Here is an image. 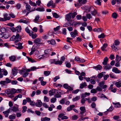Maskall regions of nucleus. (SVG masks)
Wrapping results in <instances>:
<instances>
[{
    "mask_svg": "<svg viewBox=\"0 0 121 121\" xmlns=\"http://www.w3.org/2000/svg\"><path fill=\"white\" fill-rule=\"evenodd\" d=\"M17 70L18 69H17L16 67H14L13 69H12L11 74L14 76H15L17 73Z\"/></svg>",
    "mask_w": 121,
    "mask_h": 121,
    "instance_id": "obj_1",
    "label": "nucleus"
},
{
    "mask_svg": "<svg viewBox=\"0 0 121 121\" xmlns=\"http://www.w3.org/2000/svg\"><path fill=\"white\" fill-rule=\"evenodd\" d=\"M80 109L81 111L80 113L82 115L86 111L85 107H84L82 106L80 108Z\"/></svg>",
    "mask_w": 121,
    "mask_h": 121,
    "instance_id": "obj_2",
    "label": "nucleus"
},
{
    "mask_svg": "<svg viewBox=\"0 0 121 121\" xmlns=\"http://www.w3.org/2000/svg\"><path fill=\"white\" fill-rule=\"evenodd\" d=\"M16 40L15 41V43H16L18 42L21 39V37L19 34H17L15 36Z\"/></svg>",
    "mask_w": 121,
    "mask_h": 121,
    "instance_id": "obj_3",
    "label": "nucleus"
},
{
    "mask_svg": "<svg viewBox=\"0 0 121 121\" xmlns=\"http://www.w3.org/2000/svg\"><path fill=\"white\" fill-rule=\"evenodd\" d=\"M41 39H40L37 38L34 40V42L35 43H38L39 44H41L42 43L40 42Z\"/></svg>",
    "mask_w": 121,
    "mask_h": 121,
    "instance_id": "obj_4",
    "label": "nucleus"
},
{
    "mask_svg": "<svg viewBox=\"0 0 121 121\" xmlns=\"http://www.w3.org/2000/svg\"><path fill=\"white\" fill-rule=\"evenodd\" d=\"M10 60L12 62H13L16 60V58L15 56H13L9 57Z\"/></svg>",
    "mask_w": 121,
    "mask_h": 121,
    "instance_id": "obj_5",
    "label": "nucleus"
},
{
    "mask_svg": "<svg viewBox=\"0 0 121 121\" xmlns=\"http://www.w3.org/2000/svg\"><path fill=\"white\" fill-rule=\"evenodd\" d=\"M33 32L32 31H31L30 33V34L29 35L30 36H31L32 38L34 39L36 38V37L37 36V35L36 34H33Z\"/></svg>",
    "mask_w": 121,
    "mask_h": 121,
    "instance_id": "obj_6",
    "label": "nucleus"
},
{
    "mask_svg": "<svg viewBox=\"0 0 121 121\" xmlns=\"http://www.w3.org/2000/svg\"><path fill=\"white\" fill-rule=\"evenodd\" d=\"M93 68L95 69L96 70H100L102 69V67L100 65H99L93 67Z\"/></svg>",
    "mask_w": 121,
    "mask_h": 121,
    "instance_id": "obj_7",
    "label": "nucleus"
},
{
    "mask_svg": "<svg viewBox=\"0 0 121 121\" xmlns=\"http://www.w3.org/2000/svg\"><path fill=\"white\" fill-rule=\"evenodd\" d=\"M8 14L7 13H5L4 14V18L5 21L9 20L10 19V17L9 16L8 17Z\"/></svg>",
    "mask_w": 121,
    "mask_h": 121,
    "instance_id": "obj_8",
    "label": "nucleus"
},
{
    "mask_svg": "<svg viewBox=\"0 0 121 121\" xmlns=\"http://www.w3.org/2000/svg\"><path fill=\"white\" fill-rule=\"evenodd\" d=\"M10 90L7 89L5 91V92L8 95L9 97L12 98V95L10 93Z\"/></svg>",
    "mask_w": 121,
    "mask_h": 121,
    "instance_id": "obj_9",
    "label": "nucleus"
},
{
    "mask_svg": "<svg viewBox=\"0 0 121 121\" xmlns=\"http://www.w3.org/2000/svg\"><path fill=\"white\" fill-rule=\"evenodd\" d=\"M112 71L116 73H119L121 72V71L118 69L116 67H114L112 69Z\"/></svg>",
    "mask_w": 121,
    "mask_h": 121,
    "instance_id": "obj_10",
    "label": "nucleus"
},
{
    "mask_svg": "<svg viewBox=\"0 0 121 121\" xmlns=\"http://www.w3.org/2000/svg\"><path fill=\"white\" fill-rule=\"evenodd\" d=\"M71 13H69L68 14L66 15L65 18L68 21L70 20L71 18Z\"/></svg>",
    "mask_w": 121,
    "mask_h": 121,
    "instance_id": "obj_11",
    "label": "nucleus"
},
{
    "mask_svg": "<svg viewBox=\"0 0 121 121\" xmlns=\"http://www.w3.org/2000/svg\"><path fill=\"white\" fill-rule=\"evenodd\" d=\"M42 104V103L40 100H38L36 104V105L38 107H41Z\"/></svg>",
    "mask_w": 121,
    "mask_h": 121,
    "instance_id": "obj_12",
    "label": "nucleus"
},
{
    "mask_svg": "<svg viewBox=\"0 0 121 121\" xmlns=\"http://www.w3.org/2000/svg\"><path fill=\"white\" fill-rule=\"evenodd\" d=\"M75 107V105H70L69 107H68L67 108V111H69L72 110V109L74 108Z\"/></svg>",
    "mask_w": 121,
    "mask_h": 121,
    "instance_id": "obj_13",
    "label": "nucleus"
},
{
    "mask_svg": "<svg viewBox=\"0 0 121 121\" xmlns=\"http://www.w3.org/2000/svg\"><path fill=\"white\" fill-rule=\"evenodd\" d=\"M47 42L49 43L52 45H54L56 43L55 40L54 39H52L51 40L48 41Z\"/></svg>",
    "mask_w": 121,
    "mask_h": 121,
    "instance_id": "obj_14",
    "label": "nucleus"
},
{
    "mask_svg": "<svg viewBox=\"0 0 121 121\" xmlns=\"http://www.w3.org/2000/svg\"><path fill=\"white\" fill-rule=\"evenodd\" d=\"M104 69L106 70L109 69H111L112 68V66H111L110 65L108 64L104 66L103 67Z\"/></svg>",
    "mask_w": 121,
    "mask_h": 121,
    "instance_id": "obj_15",
    "label": "nucleus"
},
{
    "mask_svg": "<svg viewBox=\"0 0 121 121\" xmlns=\"http://www.w3.org/2000/svg\"><path fill=\"white\" fill-rule=\"evenodd\" d=\"M50 118L45 117L42 118L41 120L42 121H50Z\"/></svg>",
    "mask_w": 121,
    "mask_h": 121,
    "instance_id": "obj_16",
    "label": "nucleus"
},
{
    "mask_svg": "<svg viewBox=\"0 0 121 121\" xmlns=\"http://www.w3.org/2000/svg\"><path fill=\"white\" fill-rule=\"evenodd\" d=\"M112 104L114 105V107L115 108H119L121 107V104H120L119 103H114L113 102H112Z\"/></svg>",
    "mask_w": 121,
    "mask_h": 121,
    "instance_id": "obj_17",
    "label": "nucleus"
},
{
    "mask_svg": "<svg viewBox=\"0 0 121 121\" xmlns=\"http://www.w3.org/2000/svg\"><path fill=\"white\" fill-rule=\"evenodd\" d=\"M108 60V59L107 57H105L104 60V61L102 62V64L104 65H106L107 64V62Z\"/></svg>",
    "mask_w": 121,
    "mask_h": 121,
    "instance_id": "obj_18",
    "label": "nucleus"
},
{
    "mask_svg": "<svg viewBox=\"0 0 121 121\" xmlns=\"http://www.w3.org/2000/svg\"><path fill=\"white\" fill-rule=\"evenodd\" d=\"M105 73V72H103L101 73H99L97 76V77L98 78H102L103 76V73Z\"/></svg>",
    "mask_w": 121,
    "mask_h": 121,
    "instance_id": "obj_19",
    "label": "nucleus"
},
{
    "mask_svg": "<svg viewBox=\"0 0 121 121\" xmlns=\"http://www.w3.org/2000/svg\"><path fill=\"white\" fill-rule=\"evenodd\" d=\"M26 10L28 11H30L31 7L28 4H26Z\"/></svg>",
    "mask_w": 121,
    "mask_h": 121,
    "instance_id": "obj_20",
    "label": "nucleus"
},
{
    "mask_svg": "<svg viewBox=\"0 0 121 121\" xmlns=\"http://www.w3.org/2000/svg\"><path fill=\"white\" fill-rule=\"evenodd\" d=\"M87 86L86 83V82H84L82 84H80V87L81 89H82L84 86Z\"/></svg>",
    "mask_w": 121,
    "mask_h": 121,
    "instance_id": "obj_21",
    "label": "nucleus"
},
{
    "mask_svg": "<svg viewBox=\"0 0 121 121\" xmlns=\"http://www.w3.org/2000/svg\"><path fill=\"white\" fill-rule=\"evenodd\" d=\"M108 46V44L106 43H105L103 45L102 47H101V50L103 51L105 50L106 47Z\"/></svg>",
    "mask_w": 121,
    "mask_h": 121,
    "instance_id": "obj_22",
    "label": "nucleus"
},
{
    "mask_svg": "<svg viewBox=\"0 0 121 121\" xmlns=\"http://www.w3.org/2000/svg\"><path fill=\"white\" fill-rule=\"evenodd\" d=\"M29 4L31 6L33 7L36 6H37L36 3L33 2L30 0L29 1Z\"/></svg>",
    "mask_w": 121,
    "mask_h": 121,
    "instance_id": "obj_23",
    "label": "nucleus"
},
{
    "mask_svg": "<svg viewBox=\"0 0 121 121\" xmlns=\"http://www.w3.org/2000/svg\"><path fill=\"white\" fill-rule=\"evenodd\" d=\"M121 59V57L119 56L118 55H116L115 59V60L117 62H119L120 61Z\"/></svg>",
    "mask_w": 121,
    "mask_h": 121,
    "instance_id": "obj_24",
    "label": "nucleus"
},
{
    "mask_svg": "<svg viewBox=\"0 0 121 121\" xmlns=\"http://www.w3.org/2000/svg\"><path fill=\"white\" fill-rule=\"evenodd\" d=\"M21 4L20 3H17L15 7L17 9H21Z\"/></svg>",
    "mask_w": 121,
    "mask_h": 121,
    "instance_id": "obj_25",
    "label": "nucleus"
},
{
    "mask_svg": "<svg viewBox=\"0 0 121 121\" xmlns=\"http://www.w3.org/2000/svg\"><path fill=\"white\" fill-rule=\"evenodd\" d=\"M10 93H11L12 96L13 97V94H15L16 93V90L14 89H13L10 90Z\"/></svg>",
    "mask_w": 121,
    "mask_h": 121,
    "instance_id": "obj_26",
    "label": "nucleus"
},
{
    "mask_svg": "<svg viewBox=\"0 0 121 121\" xmlns=\"http://www.w3.org/2000/svg\"><path fill=\"white\" fill-rule=\"evenodd\" d=\"M3 113H4V115L5 117H8V115L9 114V111H4L3 112Z\"/></svg>",
    "mask_w": 121,
    "mask_h": 121,
    "instance_id": "obj_27",
    "label": "nucleus"
},
{
    "mask_svg": "<svg viewBox=\"0 0 121 121\" xmlns=\"http://www.w3.org/2000/svg\"><path fill=\"white\" fill-rule=\"evenodd\" d=\"M23 48V47L22 46V44L21 43H18V46L17 47V48L19 49H22Z\"/></svg>",
    "mask_w": 121,
    "mask_h": 121,
    "instance_id": "obj_28",
    "label": "nucleus"
},
{
    "mask_svg": "<svg viewBox=\"0 0 121 121\" xmlns=\"http://www.w3.org/2000/svg\"><path fill=\"white\" fill-rule=\"evenodd\" d=\"M15 3V1L13 0H10L8 2L5 1L4 2L5 4H14Z\"/></svg>",
    "mask_w": 121,
    "mask_h": 121,
    "instance_id": "obj_29",
    "label": "nucleus"
},
{
    "mask_svg": "<svg viewBox=\"0 0 121 121\" xmlns=\"http://www.w3.org/2000/svg\"><path fill=\"white\" fill-rule=\"evenodd\" d=\"M12 109L11 110L13 112H16L18 110V109L17 107L14 106L12 107Z\"/></svg>",
    "mask_w": 121,
    "mask_h": 121,
    "instance_id": "obj_30",
    "label": "nucleus"
},
{
    "mask_svg": "<svg viewBox=\"0 0 121 121\" xmlns=\"http://www.w3.org/2000/svg\"><path fill=\"white\" fill-rule=\"evenodd\" d=\"M13 115H10L9 116V118L10 119H14L16 118V115L15 114Z\"/></svg>",
    "mask_w": 121,
    "mask_h": 121,
    "instance_id": "obj_31",
    "label": "nucleus"
},
{
    "mask_svg": "<svg viewBox=\"0 0 121 121\" xmlns=\"http://www.w3.org/2000/svg\"><path fill=\"white\" fill-rule=\"evenodd\" d=\"M2 72L3 73V74L4 75L6 76L8 74V72L7 70L5 69H2Z\"/></svg>",
    "mask_w": 121,
    "mask_h": 121,
    "instance_id": "obj_32",
    "label": "nucleus"
},
{
    "mask_svg": "<svg viewBox=\"0 0 121 121\" xmlns=\"http://www.w3.org/2000/svg\"><path fill=\"white\" fill-rule=\"evenodd\" d=\"M62 61L61 60H56L55 63V64L56 65H60L62 64Z\"/></svg>",
    "mask_w": 121,
    "mask_h": 121,
    "instance_id": "obj_33",
    "label": "nucleus"
},
{
    "mask_svg": "<svg viewBox=\"0 0 121 121\" xmlns=\"http://www.w3.org/2000/svg\"><path fill=\"white\" fill-rule=\"evenodd\" d=\"M80 99L79 96H76L72 99L73 101L74 102Z\"/></svg>",
    "mask_w": 121,
    "mask_h": 121,
    "instance_id": "obj_34",
    "label": "nucleus"
},
{
    "mask_svg": "<svg viewBox=\"0 0 121 121\" xmlns=\"http://www.w3.org/2000/svg\"><path fill=\"white\" fill-rule=\"evenodd\" d=\"M36 10L37 11L40 12L43 11H44V9L43 8H37L36 9Z\"/></svg>",
    "mask_w": 121,
    "mask_h": 121,
    "instance_id": "obj_35",
    "label": "nucleus"
},
{
    "mask_svg": "<svg viewBox=\"0 0 121 121\" xmlns=\"http://www.w3.org/2000/svg\"><path fill=\"white\" fill-rule=\"evenodd\" d=\"M16 30L18 32H20L21 31V26H19L16 28Z\"/></svg>",
    "mask_w": 121,
    "mask_h": 121,
    "instance_id": "obj_36",
    "label": "nucleus"
},
{
    "mask_svg": "<svg viewBox=\"0 0 121 121\" xmlns=\"http://www.w3.org/2000/svg\"><path fill=\"white\" fill-rule=\"evenodd\" d=\"M112 16L113 18L116 19L117 17V15L116 13L114 12L112 14Z\"/></svg>",
    "mask_w": 121,
    "mask_h": 121,
    "instance_id": "obj_37",
    "label": "nucleus"
},
{
    "mask_svg": "<svg viewBox=\"0 0 121 121\" xmlns=\"http://www.w3.org/2000/svg\"><path fill=\"white\" fill-rule=\"evenodd\" d=\"M102 1V0H97L95 2V3L97 4L100 5L101 4V2Z\"/></svg>",
    "mask_w": 121,
    "mask_h": 121,
    "instance_id": "obj_38",
    "label": "nucleus"
},
{
    "mask_svg": "<svg viewBox=\"0 0 121 121\" xmlns=\"http://www.w3.org/2000/svg\"><path fill=\"white\" fill-rule=\"evenodd\" d=\"M36 45H34L32 48L31 49V51L32 52H34L36 50Z\"/></svg>",
    "mask_w": 121,
    "mask_h": 121,
    "instance_id": "obj_39",
    "label": "nucleus"
},
{
    "mask_svg": "<svg viewBox=\"0 0 121 121\" xmlns=\"http://www.w3.org/2000/svg\"><path fill=\"white\" fill-rule=\"evenodd\" d=\"M49 93L51 96L53 95L55 93V91H54L53 90H51L49 92Z\"/></svg>",
    "mask_w": 121,
    "mask_h": 121,
    "instance_id": "obj_40",
    "label": "nucleus"
},
{
    "mask_svg": "<svg viewBox=\"0 0 121 121\" xmlns=\"http://www.w3.org/2000/svg\"><path fill=\"white\" fill-rule=\"evenodd\" d=\"M91 13L92 15L95 16L96 14L97 13V12L94 9L91 12Z\"/></svg>",
    "mask_w": 121,
    "mask_h": 121,
    "instance_id": "obj_41",
    "label": "nucleus"
},
{
    "mask_svg": "<svg viewBox=\"0 0 121 121\" xmlns=\"http://www.w3.org/2000/svg\"><path fill=\"white\" fill-rule=\"evenodd\" d=\"M50 73V72L49 71H45L44 72V74L46 76L49 75Z\"/></svg>",
    "mask_w": 121,
    "mask_h": 121,
    "instance_id": "obj_42",
    "label": "nucleus"
},
{
    "mask_svg": "<svg viewBox=\"0 0 121 121\" xmlns=\"http://www.w3.org/2000/svg\"><path fill=\"white\" fill-rule=\"evenodd\" d=\"M56 61V60L55 59H51L49 60V61L51 64H55Z\"/></svg>",
    "mask_w": 121,
    "mask_h": 121,
    "instance_id": "obj_43",
    "label": "nucleus"
},
{
    "mask_svg": "<svg viewBox=\"0 0 121 121\" xmlns=\"http://www.w3.org/2000/svg\"><path fill=\"white\" fill-rule=\"evenodd\" d=\"M6 31V30L5 28H1L0 29V31L2 34L5 32Z\"/></svg>",
    "mask_w": 121,
    "mask_h": 121,
    "instance_id": "obj_44",
    "label": "nucleus"
},
{
    "mask_svg": "<svg viewBox=\"0 0 121 121\" xmlns=\"http://www.w3.org/2000/svg\"><path fill=\"white\" fill-rule=\"evenodd\" d=\"M88 12H91L92 11L95 9L92 6H91L90 7L88 8Z\"/></svg>",
    "mask_w": 121,
    "mask_h": 121,
    "instance_id": "obj_45",
    "label": "nucleus"
},
{
    "mask_svg": "<svg viewBox=\"0 0 121 121\" xmlns=\"http://www.w3.org/2000/svg\"><path fill=\"white\" fill-rule=\"evenodd\" d=\"M53 17L55 18H57L59 17V16L56 13H54L52 14Z\"/></svg>",
    "mask_w": 121,
    "mask_h": 121,
    "instance_id": "obj_46",
    "label": "nucleus"
},
{
    "mask_svg": "<svg viewBox=\"0 0 121 121\" xmlns=\"http://www.w3.org/2000/svg\"><path fill=\"white\" fill-rule=\"evenodd\" d=\"M105 37V35H104V34L103 33L102 34L100 35H98V38H103Z\"/></svg>",
    "mask_w": 121,
    "mask_h": 121,
    "instance_id": "obj_47",
    "label": "nucleus"
},
{
    "mask_svg": "<svg viewBox=\"0 0 121 121\" xmlns=\"http://www.w3.org/2000/svg\"><path fill=\"white\" fill-rule=\"evenodd\" d=\"M116 86L118 88H119L121 87V85L119 84L118 81L117 82H114Z\"/></svg>",
    "mask_w": 121,
    "mask_h": 121,
    "instance_id": "obj_48",
    "label": "nucleus"
},
{
    "mask_svg": "<svg viewBox=\"0 0 121 121\" xmlns=\"http://www.w3.org/2000/svg\"><path fill=\"white\" fill-rule=\"evenodd\" d=\"M25 30L29 34V35L30 33L31 32L30 30L29 29L28 27H27L25 29Z\"/></svg>",
    "mask_w": 121,
    "mask_h": 121,
    "instance_id": "obj_49",
    "label": "nucleus"
},
{
    "mask_svg": "<svg viewBox=\"0 0 121 121\" xmlns=\"http://www.w3.org/2000/svg\"><path fill=\"white\" fill-rule=\"evenodd\" d=\"M67 89H68L67 92H69L70 91H73V88L71 87L70 86H69V87L67 88Z\"/></svg>",
    "mask_w": 121,
    "mask_h": 121,
    "instance_id": "obj_50",
    "label": "nucleus"
},
{
    "mask_svg": "<svg viewBox=\"0 0 121 121\" xmlns=\"http://www.w3.org/2000/svg\"><path fill=\"white\" fill-rule=\"evenodd\" d=\"M6 80L5 81L6 82V84H8L9 83H10L11 81V80L9 79L8 78H7L5 79Z\"/></svg>",
    "mask_w": 121,
    "mask_h": 121,
    "instance_id": "obj_51",
    "label": "nucleus"
},
{
    "mask_svg": "<svg viewBox=\"0 0 121 121\" xmlns=\"http://www.w3.org/2000/svg\"><path fill=\"white\" fill-rule=\"evenodd\" d=\"M79 91V90L77 89L75 90H73L72 91V93L73 94H76Z\"/></svg>",
    "mask_w": 121,
    "mask_h": 121,
    "instance_id": "obj_52",
    "label": "nucleus"
},
{
    "mask_svg": "<svg viewBox=\"0 0 121 121\" xmlns=\"http://www.w3.org/2000/svg\"><path fill=\"white\" fill-rule=\"evenodd\" d=\"M52 3L53 1L52 0H51L47 4V6L48 7L50 6L52 4Z\"/></svg>",
    "mask_w": 121,
    "mask_h": 121,
    "instance_id": "obj_53",
    "label": "nucleus"
},
{
    "mask_svg": "<svg viewBox=\"0 0 121 121\" xmlns=\"http://www.w3.org/2000/svg\"><path fill=\"white\" fill-rule=\"evenodd\" d=\"M97 92L96 90L95 89H92L91 91V93H95Z\"/></svg>",
    "mask_w": 121,
    "mask_h": 121,
    "instance_id": "obj_54",
    "label": "nucleus"
},
{
    "mask_svg": "<svg viewBox=\"0 0 121 121\" xmlns=\"http://www.w3.org/2000/svg\"><path fill=\"white\" fill-rule=\"evenodd\" d=\"M70 35L73 38H74L76 37V35H75L74 33L73 32H71L70 33Z\"/></svg>",
    "mask_w": 121,
    "mask_h": 121,
    "instance_id": "obj_55",
    "label": "nucleus"
},
{
    "mask_svg": "<svg viewBox=\"0 0 121 121\" xmlns=\"http://www.w3.org/2000/svg\"><path fill=\"white\" fill-rule=\"evenodd\" d=\"M120 43L119 41L117 40H116L114 42V43L113 44H114L115 45L117 46V45H118Z\"/></svg>",
    "mask_w": 121,
    "mask_h": 121,
    "instance_id": "obj_56",
    "label": "nucleus"
},
{
    "mask_svg": "<svg viewBox=\"0 0 121 121\" xmlns=\"http://www.w3.org/2000/svg\"><path fill=\"white\" fill-rule=\"evenodd\" d=\"M23 109L22 110V112L23 113H24L25 112L26 110L27 107L26 106H24L22 107Z\"/></svg>",
    "mask_w": 121,
    "mask_h": 121,
    "instance_id": "obj_57",
    "label": "nucleus"
},
{
    "mask_svg": "<svg viewBox=\"0 0 121 121\" xmlns=\"http://www.w3.org/2000/svg\"><path fill=\"white\" fill-rule=\"evenodd\" d=\"M77 14V13L75 12H74L72 14V17L73 18H74L75 16Z\"/></svg>",
    "mask_w": 121,
    "mask_h": 121,
    "instance_id": "obj_58",
    "label": "nucleus"
},
{
    "mask_svg": "<svg viewBox=\"0 0 121 121\" xmlns=\"http://www.w3.org/2000/svg\"><path fill=\"white\" fill-rule=\"evenodd\" d=\"M86 16L87 18L90 19L92 18V17L90 13H88L86 15Z\"/></svg>",
    "mask_w": 121,
    "mask_h": 121,
    "instance_id": "obj_59",
    "label": "nucleus"
},
{
    "mask_svg": "<svg viewBox=\"0 0 121 121\" xmlns=\"http://www.w3.org/2000/svg\"><path fill=\"white\" fill-rule=\"evenodd\" d=\"M116 46L114 44H113V45L112 46V48L113 49H114V50H113L114 51H116L117 50V48L115 47Z\"/></svg>",
    "mask_w": 121,
    "mask_h": 121,
    "instance_id": "obj_60",
    "label": "nucleus"
},
{
    "mask_svg": "<svg viewBox=\"0 0 121 121\" xmlns=\"http://www.w3.org/2000/svg\"><path fill=\"white\" fill-rule=\"evenodd\" d=\"M26 57L29 61L31 62V63H33L35 62L34 60H33L31 58L28 56H27Z\"/></svg>",
    "mask_w": 121,
    "mask_h": 121,
    "instance_id": "obj_61",
    "label": "nucleus"
},
{
    "mask_svg": "<svg viewBox=\"0 0 121 121\" xmlns=\"http://www.w3.org/2000/svg\"><path fill=\"white\" fill-rule=\"evenodd\" d=\"M44 102H48L49 101V100L48 98L46 96H44Z\"/></svg>",
    "mask_w": 121,
    "mask_h": 121,
    "instance_id": "obj_62",
    "label": "nucleus"
},
{
    "mask_svg": "<svg viewBox=\"0 0 121 121\" xmlns=\"http://www.w3.org/2000/svg\"><path fill=\"white\" fill-rule=\"evenodd\" d=\"M114 109V108L112 106H111L107 110V111H111Z\"/></svg>",
    "mask_w": 121,
    "mask_h": 121,
    "instance_id": "obj_63",
    "label": "nucleus"
},
{
    "mask_svg": "<svg viewBox=\"0 0 121 121\" xmlns=\"http://www.w3.org/2000/svg\"><path fill=\"white\" fill-rule=\"evenodd\" d=\"M56 100V99L55 98H53L51 99V103H54Z\"/></svg>",
    "mask_w": 121,
    "mask_h": 121,
    "instance_id": "obj_64",
    "label": "nucleus"
}]
</instances>
